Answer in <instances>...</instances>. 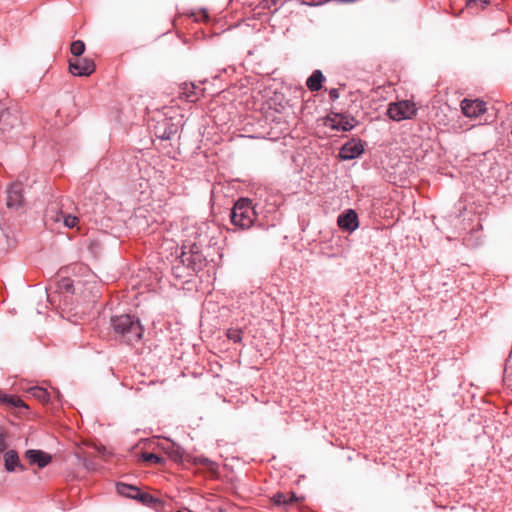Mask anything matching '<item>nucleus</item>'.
<instances>
[{
	"instance_id": "nucleus-23",
	"label": "nucleus",
	"mask_w": 512,
	"mask_h": 512,
	"mask_svg": "<svg viewBox=\"0 0 512 512\" xmlns=\"http://www.w3.org/2000/svg\"><path fill=\"white\" fill-rule=\"evenodd\" d=\"M185 256H186V253H185V252H183L182 257H185ZM191 257L193 258L192 262H194V263H195L196 261H201L202 255H201V254H199L198 252H193V254L191 255ZM182 261H183V262H185V261H186V259H185V258H183V260H182ZM187 261H189V263H191V261H190L188 258H187Z\"/></svg>"
},
{
	"instance_id": "nucleus-11",
	"label": "nucleus",
	"mask_w": 512,
	"mask_h": 512,
	"mask_svg": "<svg viewBox=\"0 0 512 512\" xmlns=\"http://www.w3.org/2000/svg\"><path fill=\"white\" fill-rule=\"evenodd\" d=\"M325 80L323 73L320 70H314L308 77L306 85L311 91H319L322 88V83Z\"/></svg>"
},
{
	"instance_id": "nucleus-24",
	"label": "nucleus",
	"mask_w": 512,
	"mask_h": 512,
	"mask_svg": "<svg viewBox=\"0 0 512 512\" xmlns=\"http://www.w3.org/2000/svg\"><path fill=\"white\" fill-rule=\"evenodd\" d=\"M117 491L120 495L128 496V485L126 484H118L117 485Z\"/></svg>"
},
{
	"instance_id": "nucleus-18",
	"label": "nucleus",
	"mask_w": 512,
	"mask_h": 512,
	"mask_svg": "<svg viewBox=\"0 0 512 512\" xmlns=\"http://www.w3.org/2000/svg\"><path fill=\"white\" fill-rule=\"evenodd\" d=\"M0 402L6 403L13 407L27 408V405L19 397L13 395H6L0 393Z\"/></svg>"
},
{
	"instance_id": "nucleus-28",
	"label": "nucleus",
	"mask_w": 512,
	"mask_h": 512,
	"mask_svg": "<svg viewBox=\"0 0 512 512\" xmlns=\"http://www.w3.org/2000/svg\"><path fill=\"white\" fill-rule=\"evenodd\" d=\"M280 0H263L264 7L270 8L271 6H276L279 3Z\"/></svg>"
},
{
	"instance_id": "nucleus-13",
	"label": "nucleus",
	"mask_w": 512,
	"mask_h": 512,
	"mask_svg": "<svg viewBox=\"0 0 512 512\" xmlns=\"http://www.w3.org/2000/svg\"><path fill=\"white\" fill-rule=\"evenodd\" d=\"M181 96L188 102H195L199 99L197 87L194 84H183Z\"/></svg>"
},
{
	"instance_id": "nucleus-6",
	"label": "nucleus",
	"mask_w": 512,
	"mask_h": 512,
	"mask_svg": "<svg viewBox=\"0 0 512 512\" xmlns=\"http://www.w3.org/2000/svg\"><path fill=\"white\" fill-rule=\"evenodd\" d=\"M363 152L364 147L361 141L351 140L341 147L339 157L341 160H352L359 157Z\"/></svg>"
},
{
	"instance_id": "nucleus-15",
	"label": "nucleus",
	"mask_w": 512,
	"mask_h": 512,
	"mask_svg": "<svg viewBox=\"0 0 512 512\" xmlns=\"http://www.w3.org/2000/svg\"><path fill=\"white\" fill-rule=\"evenodd\" d=\"M4 462H5V468L7 469V471H14L15 467H17V466L22 468V466L19 463L18 454L13 450H10L5 453Z\"/></svg>"
},
{
	"instance_id": "nucleus-7",
	"label": "nucleus",
	"mask_w": 512,
	"mask_h": 512,
	"mask_svg": "<svg viewBox=\"0 0 512 512\" xmlns=\"http://www.w3.org/2000/svg\"><path fill=\"white\" fill-rule=\"evenodd\" d=\"M337 224L342 230L353 232L359 226L358 215L354 210L348 209L338 216Z\"/></svg>"
},
{
	"instance_id": "nucleus-21",
	"label": "nucleus",
	"mask_w": 512,
	"mask_h": 512,
	"mask_svg": "<svg viewBox=\"0 0 512 512\" xmlns=\"http://www.w3.org/2000/svg\"><path fill=\"white\" fill-rule=\"evenodd\" d=\"M273 503L278 506H288V494L283 492H278L274 494Z\"/></svg>"
},
{
	"instance_id": "nucleus-25",
	"label": "nucleus",
	"mask_w": 512,
	"mask_h": 512,
	"mask_svg": "<svg viewBox=\"0 0 512 512\" xmlns=\"http://www.w3.org/2000/svg\"><path fill=\"white\" fill-rule=\"evenodd\" d=\"M6 449V438L2 430H0V453Z\"/></svg>"
},
{
	"instance_id": "nucleus-5",
	"label": "nucleus",
	"mask_w": 512,
	"mask_h": 512,
	"mask_svg": "<svg viewBox=\"0 0 512 512\" xmlns=\"http://www.w3.org/2000/svg\"><path fill=\"white\" fill-rule=\"evenodd\" d=\"M461 110L466 117L476 118L486 111V104L478 99H464L461 102Z\"/></svg>"
},
{
	"instance_id": "nucleus-32",
	"label": "nucleus",
	"mask_w": 512,
	"mask_h": 512,
	"mask_svg": "<svg viewBox=\"0 0 512 512\" xmlns=\"http://www.w3.org/2000/svg\"><path fill=\"white\" fill-rule=\"evenodd\" d=\"M482 4L487 5L490 0H479Z\"/></svg>"
},
{
	"instance_id": "nucleus-8",
	"label": "nucleus",
	"mask_w": 512,
	"mask_h": 512,
	"mask_svg": "<svg viewBox=\"0 0 512 512\" xmlns=\"http://www.w3.org/2000/svg\"><path fill=\"white\" fill-rule=\"evenodd\" d=\"M23 186L20 182L13 183L7 195V206L9 208H19L23 204Z\"/></svg>"
},
{
	"instance_id": "nucleus-26",
	"label": "nucleus",
	"mask_w": 512,
	"mask_h": 512,
	"mask_svg": "<svg viewBox=\"0 0 512 512\" xmlns=\"http://www.w3.org/2000/svg\"><path fill=\"white\" fill-rule=\"evenodd\" d=\"M329 97L332 101H335L339 98V91L336 88H332L329 90Z\"/></svg>"
},
{
	"instance_id": "nucleus-29",
	"label": "nucleus",
	"mask_w": 512,
	"mask_h": 512,
	"mask_svg": "<svg viewBox=\"0 0 512 512\" xmlns=\"http://www.w3.org/2000/svg\"><path fill=\"white\" fill-rule=\"evenodd\" d=\"M160 138L163 140L170 139V133L164 132L163 135L160 136Z\"/></svg>"
},
{
	"instance_id": "nucleus-33",
	"label": "nucleus",
	"mask_w": 512,
	"mask_h": 512,
	"mask_svg": "<svg viewBox=\"0 0 512 512\" xmlns=\"http://www.w3.org/2000/svg\"><path fill=\"white\" fill-rule=\"evenodd\" d=\"M203 18H205V19L208 18V15L205 11L203 12Z\"/></svg>"
},
{
	"instance_id": "nucleus-14",
	"label": "nucleus",
	"mask_w": 512,
	"mask_h": 512,
	"mask_svg": "<svg viewBox=\"0 0 512 512\" xmlns=\"http://www.w3.org/2000/svg\"><path fill=\"white\" fill-rule=\"evenodd\" d=\"M111 322L115 332L124 335L128 327V315L113 316Z\"/></svg>"
},
{
	"instance_id": "nucleus-3",
	"label": "nucleus",
	"mask_w": 512,
	"mask_h": 512,
	"mask_svg": "<svg viewBox=\"0 0 512 512\" xmlns=\"http://www.w3.org/2000/svg\"><path fill=\"white\" fill-rule=\"evenodd\" d=\"M130 500L136 501L142 506L150 507L157 511L163 507V502L159 498L132 484H130Z\"/></svg>"
},
{
	"instance_id": "nucleus-20",
	"label": "nucleus",
	"mask_w": 512,
	"mask_h": 512,
	"mask_svg": "<svg viewBox=\"0 0 512 512\" xmlns=\"http://www.w3.org/2000/svg\"><path fill=\"white\" fill-rule=\"evenodd\" d=\"M70 51L75 57L81 56L85 51V43L81 40L72 42Z\"/></svg>"
},
{
	"instance_id": "nucleus-1",
	"label": "nucleus",
	"mask_w": 512,
	"mask_h": 512,
	"mask_svg": "<svg viewBox=\"0 0 512 512\" xmlns=\"http://www.w3.org/2000/svg\"><path fill=\"white\" fill-rule=\"evenodd\" d=\"M256 218L257 214L252 206V202L246 198L236 201L230 212L231 223L241 230L252 227Z\"/></svg>"
},
{
	"instance_id": "nucleus-9",
	"label": "nucleus",
	"mask_w": 512,
	"mask_h": 512,
	"mask_svg": "<svg viewBox=\"0 0 512 512\" xmlns=\"http://www.w3.org/2000/svg\"><path fill=\"white\" fill-rule=\"evenodd\" d=\"M26 458L32 464H37L40 468L45 467L51 461V456L41 450H27Z\"/></svg>"
},
{
	"instance_id": "nucleus-31",
	"label": "nucleus",
	"mask_w": 512,
	"mask_h": 512,
	"mask_svg": "<svg viewBox=\"0 0 512 512\" xmlns=\"http://www.w3.org/2000/svg\"><path fill=\"white\" fill-rule=\"evenodd\" d=\"M175 460H178L182 457V455L179 452H176L175 455L172 456Z\"/></svg>"
},
{
	"instance_id": "nucleus-17",
	"label": "nucleus",
	"mask_w": 512,
	"mask_h": 512,
	"mask_svg": "<svg viewBox=\"0 0 512 512\" xmlns=\"http://www.w3.org/2000/svg\"><path fill=\"white\" fill-rule=\"evenodd\" d=\"M28 392L42 403L49 402L50 395L46 389L38 386L31 387Z\"/></svg>"
},
{
	"instance_id": "nucleus-12",
	"label": "nucleus",
	"mask_w": 512,
	"mask_h": 512,
	"mask_svg": "<svg viewBox=\"0 0 512 512\" xmlns=\"http://www.w3.org/2000/svg\"><path fill=\"white\" fill-rule=\"evenodd\" d=\"M60 217L63 218L64 225L67 228H74L77 226L79 220L76 216H72L69 214H63L62 212L56 213L55 217L47 213L46 218L47 220H52L54 222H58L60 220Z\"/></svg>"
},
{
	"instance_id": "nucleus-10",
	"label": "nucleus",
	"mask_w": 512,
	"mask_h": 512,
	"mask_svg": "<svg viewBox=\"0 0 512 512\" xmlns=\"http://www.w3.org/2000/svg\"><path fill=\"white\" fill-rule=\"evenodd\" d=\"M332 127L336 130L350 131L355 127L356 120L349 115L336 114Z\"/></svg>"
},
{
	"instance_id": "nucleus-27",
	"label": "nucleus",
	"mask_w": 512,
	"mask_h": 512,
	"mask_svg": "<svg viewBox=\"0 0 512 512\" xmlns=\"http://www.w3.org/2000/svg\"><path fill=\"white\" fill-rule=\"evenodd\" d=\"M287 494H288V505H291L299 500L297 495L294 492H289Z\"/></svg>"
},
{
	"instance_id": "nucleus-4",
	"label": "nucleus",
	"mask_w": 512,
	"mask_h": 512,
	"mask_svg": "<svg viewBox=\"0 0 512 512\" xmlns=\"http://www.w3.org/2000/svg\"><path fill=\"white\" fill-rule=\"evenodd\" d=\"M95 68L92 59L77 57L69 60V71L74 76H89L95 71Z\"/></svg>"
},
{
	"instance_id": "nucleus-19",
	"label": "nucleus",
	"mask_w": 512,
	"mask_h": 512,
	"mask_svg": "<svg viewBox=\"0 0 512 512\" xmlns=\"http://www.w3.org/2000/svg\"><path fill=\"white\" fill-rule=\"evenodd\" d=\"M136 455L139 456V460L150 462L152 464H162L165 461L164 458L154 453H141Z\"/></svg>"
},
{
	"instance_id": "nucleus-30",
	"label": "nucleus",
	"mask_w": 512,
	"mask_h": 512,
	"mask_svg": "<svg viewBox=\"0 0 512 512\" xmlns=\"http://www.w3.org/2000/svg\"><path fill=\"white\" fill-rule=\"evenodd\" d=\"M95 449H96V450H97V452H98L99 454H101V455H103V454H104V452H105V447H102V448L95 447Z\"/></svg>"
},
{
	"instance_id": "nucleus-16",
	"label": "nucleus",
	"mask_w": 512,
	"mask_h": 512,
	"mask_svg": "<svg viewBox=\"0 0 512 512\" xmlns=\"http://www.w3.org/2000/svg\"><path fill=\"white\" fill-rule=\"evenodd\" d=\"M143 334V327L138 318L130 316V339L140 340Z\"/></svg>"
},
{
	"instance_id": "nucleus-22",
	"label": "nucleus",
	"mask_w": 512,
	"mask_h": 512,
	"mask_svg": "<svg viewBox=\"0 0 512 512\" xmlns=\"http://www.w3.org/2000/svg\"><path fill=\"white\" fill-rule=\"evenodd\" d=\"M227 337L229 340L238 343L242 340V331L239 329H229L227 332Z\"/></svg>"
},
{
	"instance_id": "nucleus-2",
	"label": "nucleus",
	"mask_w": 512,
	"mask_h": 512,
	"mask_svg": "<svg viewBox=\"0 0 512 512\" xmlns=\"http://www.w3.org/2000/svg\"><path fill=\"white\" fill-rule=\"evenodd\" d=\"M415 104L408 100L392 102L388 105L387 115L393 121L412 119L416 115Z\"/></svg>"
}]
</instances>
